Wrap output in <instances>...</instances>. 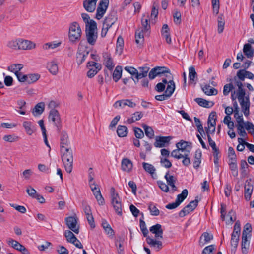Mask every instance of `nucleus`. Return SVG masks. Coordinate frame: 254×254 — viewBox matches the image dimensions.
<instances>
[{
  "mask_svg": "<svg viewBox=\"0 0 254 254\" xmlns=\"http://www.w3.org/2000/svg\"><path fill=\"white\" fill-rule=\"evenodd\" d=\"M245 78L252 80L254 79V75L245 69H240L237 72L236 76L234 77L233 80L234 85L238 87V99L242 110L244 115L248 116L250 114V102L249 93L247 94L245 90L243 88L242 81H244Z\"/></svg>",
  "mask_w": 254,
  "mask_h": 254,
  "instance_id": "f257e3e1",
  "label": "nucleus"
},
{
  "mask_svg": "<svg viewBox=\"0 0 254 254\" xmlns=\"http://www.w3.org/2000/svg\"><path fill=\"white\" fill-rule=\"evenodd\" d=\"M144 216L143 213H142V219H140L139 221V225L140 230L144 236V237H146V243L152 248L154 249V250L156 251H159L161 249H162L163 247V244L161 241L157 240L156 239H154L150 238L148 236V231L146 228L145 222L143 221Z\"/></svg>",
  "mask_w": 254,
  "mask_h": 254,
  "instance_id": "f03ea898",
  "label": "nucleus"
},
{
  "mask_svg": "<svg viewBox=\"0 0 254 254\" xmlns=\"http://www.w3.org/2000/svg\"><path fill=\"white\" fill-rule=\"evenodd\" d=\"M62 161L64 164L66 171L70 173L73 167V153L72 149L69 147H64L61 149Z\"/></svg>",
  "mask_w": 254,
  "mask_h": 254,
  "instance_id": "7ed1b4c3",
  "label": "nucleus"
},
{
  "mask_svg": "<svg viewBox=\"0 0 254 254\" xmlns=\"http://www.w3.org/2000/svg\"><path fill=\"white\" fill-rule=\"evenodd\" d=\"M82 31L79 24L76 22L71 23L69 27L68 38L71 43L78 42L81 37Z\"/></svg>",
  "mask_w": 254,
  "mask_h": 254,
  "instance_id": "20e7f679",
  "label": "nucleus"
},
{
  "mask_svg": "<svg viewBox=\"0 0 254 254\" xmlns=\"http://www.w3.org/2000/svg\"><path fill=\"white\" fill-rule=\"evenodd\" d=\"M85 32L88 43L90 45H94L98 38L97 24L95 21H92L90 27L86 28Z\"/></svg>",
  "mask_w": 254,
  "mask_h": 254,
  "instance_id": "39448f33",
  "label": "nucleus"
},
{
  "mask_svg": "<svg viewBox=\"0 0 254 254\" xmlns=\"http://www.w3.org/2000/svg\"><path fill=\"white\" fill-rule=\"evenodd\" d=\"M164 74L167 78H172L169 69L165 66H157L152 68L149 72L148 76L150 79H154L157 76Z\"/></svg>",
  "mask_w": 254,
  "mask_h": 254,
  "instance_id": "423d86ee",
  "label": "nucleus"
},
{
  "mask_svg": "<svg viewBox=\"0 0 254 254\" xmlns=\"http://www.w3.org/2000/svg\"><path fill=\"white\" fill-rule=\"evenodd\" d=\"M110 193L112 205L117 214L121 216L122 215V204L119 194L115 192V189L113 187L111 188Z\"/></svg>",
  "mask_w": 254,
  "mask_h": 254,
  "instance_id": "0eeeda50",
  "label": "nucleus"
},
{
  "mask_svg": "<svg viewBox=\"0 0 254 254\" xmlns=\"http://www.w3.org/2000/svg\"><path fill=\"white\" fill-rule=\"evenodd\" d=\"M48 118L52 121L56 126L57 130L60 131L62 127L61 119L58 111L56 109H52L50 111Z\"/></svg>",
  "mask_w": 254,
  "mask_h": 254,
  "instance_id": "6e6552de",
  "label": "nucleus"
},
{
  "mask_svg": "<svg viewBox=\"0 0 254 254\" xmlns=\"http://www.w3.org/2000/svg\"><path fill=\"white\" fill-rule=\"evenodd\" d=\"M65 221L68 228L76 234L79 232V226L77 225V218L74 216L67 217Z\"/></svg>",
  "mask_w": 254,
  "mask_h": 254,
  "instance_id": "1a4fd4ad",
  "label": "nucleus"
},
{
  "mask_svg": "<svg viewBox=\"0 0 254 254\" xmlns=\"http://www.w3.org/2000/svg\"><path fill=\"white\" fill-rule=\"evenodd\" d=\"M198 201L197 199L191 201L189 204L187 205L179 213V216L180 217H183L186 215L188 214L190 212L193 211L197 206Z\"/></svg>",
  "mask_w": 254,
  "mask_h": 254,
  "instance_id": "9d476101",
  "label": "nucleus"
},
{
  "mask_svg": "<svg viewBox=\"0 0 254 254\" xmlns=\"http://www.w3.org/2000/svg\"><path fill=\"white\" fill-rule=\"evenodd\" d=\"M109 4V0H101L98 5L96 14L97 19H101L104 15Z\"/></svg>",
  "mask_w": 254,
  "mask_h": 254,
  "instance_id": "9b49d317",
  "label": "nucleus"
},
{
  "mask_svg": "<svg viewBox=\"0 0 254 254\" xmlns=\"http://www.w3.org/2000/svg\"><path fill=\"white\" fill-rule=\"evenodd\" d=\"M7 243L13 248L20 252L23 254H30L29 251L25 246L16 240L10 239L7 241Z\"/></svg>",
  "mask_w": 254,
  "mask_h": 254,
  "instance_id": "f8f14e48",
  "label": "nucleus"
},
{
  "mask_svg": "<svg viewBox=\"0 0 254 254\" xmlns=\"http://www.w3.org/2000/svg\"><path fill=\"white\" fill-rule=\"evenodd\" d=\"M172 139L171 136H156L154 145L157 148H162L169 144Z\"/></svg>",
  "mask_w": 254,
  "mask_h": 254,
  "instance_id": "ddd939ff",
  "label": "nucleus"
},
{
  "mask_svg": "<svg viewBox=\"0 0 254 254\" xmlns=\"http://www.w3.org/2000/svg\"><path fill=\"white\" fill-rule=\"evenodd\" d=\"M89 186L98 204L99 205H103L104 204V199L101 193L100 189L97 187L98 185L95 182H93V184H91Z\"/></svg>",
  "mask_w": 254,
  "mask_h": 254,
  "instance_id": "4468645a",
  "label": "nucleus"
},
{
  "mask_svg": "<svg viewBox=\"0 0 254 254\" xmlns=\"http://www.w3.org/2000/svg\"><path fill=\"white\" fill-rule=\"evenodd\" d=\"M35 48V44L30 41L19 39V50H29Z\"/></svg>",
  "mask_w": 254,
  "mask_h": 254,
  "instance_id": "2eb2a0df",
  "label": "nucleus"
},
{
  "mask_svg": "<svg viewBox=\"0 0 254 254\" xmlns=\"http://www.w3.org/2000/svg\"><path fill=\"white\" fill-rule=\"evenodd\" d=\"M103 64L109 70H112L115 66L111 54L108 53L103 54Z\"/></svg>",
  "mask_w": 254,
  "mask_h": 254,
  "instance_id": "dca6fc26",
  "label": "nucleus"
},
{
  "mask_svg": "<svg viewBox=\"0 0 254 254\" xmlns=\"http://www.w3.org/2000/svg\"><path fill=\"white\" fill-rule=\"evenodd\" d=\"M113 106L116 108L119 107L124 108L126 106H127L130 108H133L136 106V104L130 100L123 99L116 101Z\"/></svg>",
  "mask_w": 254,
  "mask_h": 254,
  "instance_id": "f3484780",
  "label": "nucleus"
},
{
  "mask_svg": "<svg viewBox=\"0 0 254 254\" xmlns=\"http://www.w3.org/2000/svg\"><path fill=\"white\" fill-rule=\"evenodd\" d=\"M117 20V17L116 13L112 12L105 18L103 25L110 28L116 22Z\"/></svg>",
  "mask_w": 254,
  "mask_h": 254,
  "instance_id": "a211bd4d",
  "label": "nucleus"
},
{
  "mask_svg": "<svg viewBox=\"0 0 254 254\" xmlns=\"http://www.w3.org/2000/svg\"><path fill=\"white\" fill-rule=\"evenodd\" d=\"M146 33L143 31L142 28H138L135 31V42L139 46H142L144 41V34Z\"/></svg>",
  "mask_w": 254,
  "mask_h": 254,
  "instance_id": "6ab92c4d",
  "label": "nucleus"
},
{
  "mask_svg": "<svg viewBox=\"0 0 254 254\" xmlns=\"http://www.w3.org/2000/svg\"><path fill=\"white\" fill-rule=\"evenodd\" d=\"M150 231L155 235V237L156 239L163 238V230L162 226L159 224H156L149 228Z\"/></svg>",
  "mask_w": 254,
  "mask_h": 254,
  "instance_id": "aec40b11",
  "label": "nucleus"
},
{
  "mask_svg": "<svg viewBox=\"0 0 254 254\" xmlns=\"http://www.w3.org/2000/svg\"><path fill=\"white\" fill-rule=\"evenodd\" d=\"M22 125L26 133L29 135H31L36 131V127L31 122L24 121Z\"/></svg>",
  "mask_w": 254,
  "mask_h": 254,
  "instance_id": "412c9836",
  "label": "nucleus"
},
{
  "mask_svg": "<svg viewBox=\"0 0 254 254\" xmlns=\"http://www.w3.org/2000/svg\"><path fill=\"white\" fill-rule=\"evenodd\" d=\"M121 167L124 171L129 173L132 170V162L128 158H123L121 162Z\"/></svg>",
  "mask_w": 254,
  "mask_h": 254,
  "instance_id": "4be33fe9",
  "label": "nucleus"
},
{
  "mask_svg": "<svg viewBox=\"0 0 254 254\" xmlns=\"http://www.w3.org/2000/svg\"><path fill=\"white\" fill-rule=\"evenodd\" d=\"M98 0H85L83 2V6L85 10L89 12H93L96 8Z\"/></svg>",
  "mask_w": 254,
  "mask_h": 254,
  "instance_id": "5701e85b",
  "label": "nucleus"
},
{
  "mask_svg": "<svg viewBox=\"0 0 254 254\" xmlns=\"http://www.w3.org/2000/svg\"><path fill=\"white\" fill-rule=\"evenodd\" d=\"M244 196L246 200H250L253 190V186L250 182L246 181L244 186Z\"/></svg>",
  "mask_w": 254,
  "mask_h": 254,
  "instance_id": "b1692460",
  "label": "nucleus"
},
{
  "mask_svg": "<svg viewBox=\"0 0 254 254\" xmlns=\"http://www.w3.org/2000/svg\"><path fill=\"white\" fill-rule=\"evenodd\" d=\"M165 178L166 180L168 185H169L171 187L173 191H176L177 188L175 185L176 181V179L175 177L173 175H169V171H168L165 175Z\"/></svg>",
  "mask_w": 254,
  "mask_h": 254,
  "instance_id": "393cba45",
  "label": "nucleus"
},
{
  "mask_svg": "<svg viewBox=\"0 0 254 254\" xmlns=\"http://www.w3.org/2000/svg\"><path fill=\"white\" fill-rule=\"evenodd\" d=\"M47 67L49 72L53 75H56L58 73V66L55 61L48 62L47 64Z\"/></svg>",
  "mask_w": 254,
  "mask_h": 254,
  "instance_id": "a878e982",
  "label": "nucleus"
},
{
  "mask_svg": "<svg viewBox=\"0 0 254 254\" xmlns=\"http://www.w3.org/2000/svg\"><path fill=\"white\" fill-rule=\"evenodd\" d=\"M150 19L148 14L143 15L141 18V26L144 32H147L150 29Z\"/></svg>",
  "mask_w": 254,
  "mask_h": 254,
  "instance_id": "bb28decb",
  "label": "nucleus"
},
{
  "mask_svg": "<svg viewBox=\"0 0 254 254\" xmlns=\"http://www.w3.org/2000/svg\"><path fill=\"white\" fill-rule=\"evenodd\" d=\"M243 52L248 58H252L254 56V49L250 43L245 44L243 47Z\"/></svg>",
  "mask_w": 254,
  "mask_h": 254,
  "instance_id": "cd10ccee",
  "label": "nucleus"
},
{
  "mask_svg": "<svg viewBox=\"0 0 254 254\" xmlns=\"http://www.w3.org/2000/svg\"><path fill=\"white\" fill-rule=\"evenodd\" d=\"M45 109V104L43 102H40L36 104L32 110V114L34 116H37L42 114Z\"/></svg>",
  "mask_w": 254,
  "mask_h": 254,
  "instance_id": "c85d7f7f",
  "label": "nucleus"
},
{
  "mask_svg": "<svg viewBox=\"0 0 254 254\" xmlns=\"http://www.w3.org/2000/svg\"><path fill=\"white\" fill-rule=\"evenodd\" d=\"M125 70L129 73L131 75V78L134 81L135 84L138 83L137 81V74L138 70L131 66H126L125 67Z\"/></svg>",
  "mask_w": 254,
  "mask_h": 254,
  "instance_id": "c756f323",
  "label": "nucleus"
},
{
  "mask_svg": "<svg viewBox=\"0 0 254 254\" xmlns=\"http://www.w3.org/2000/svg\"><path fill=\"white\" fill-rule=\"evenodd\" d=\"M213 239V235L207 232H204L200 238L199 244L203 246L209 242Z\"/></svg>",
  "mask_w": 254,
  "mask_h": 254,
  "instance_id": "7c9ffc66",
  "label": "nucleus"
},
{
  "mask_svg": "<svg viewBox=\"0 0 254 254\" xmlns=\"http://www.w3.org/2000/svg\"><path fill=\"white\" fill-rule=\"evenodd\" d=\"M249 237L242 236L241 247L242 252L243 254H247L250 246V242L248 240Z\"/></svg>",
  "mask_w": 254,
  "mask_h": 254,
  "instance_id": "2f4dec72",
  "label": "nucleus"
},
{
  "mask_svg": "<svg viewBox=\"0 0 254 254\" xmlns=\"http://www.w3.org/2000/svg\"><path fill=\"white\" fill-rule=\"evenodd\" d=\"M124 238L119 236L115 241V246L117 247L118 254H124V249L123 247Z\"/></svg>",
  "mask_w": 254,
  "mask_h": 254,
  "instance_id": "473e14b6",
  "label": "nucleus"
},
{
  "mask_svg": "<svg viewBox=\"0 0 254 254\" xmlns=\"http://www.w3.org/2000/svg\"><path fill=\"white\" fill-rule=\"evenodd\" d=\"M201 88L204 93L208 96L216 95L218 93L215 88L211 87L209 85H205L202 86Z\"/></svg>",
  "mask_w": 254,
  "mask_h": 254,
  "instance_id": "72a5a7b5",
  "label": "nucleus"
},
{
  "mask_svg": "<svg viewBox=\"0 0 254 254\" xmlns=\"http://www.w3.org/2000/svg\"><path fill=\"white\" fill-rule=\"evenodd\" d=\"M189 78L190 82L192 84L195 83L197 80V75L194 67L192 66H190L189 68Z\"/></svg>",
  "mask_w": 254,
  "mask_h": 254,
  "instance_id": "f704fd0d",
  "label": "nucleus"
},
{
  "mask_svg": "<svg viewBox=\"0 0 254 254\" xmlns=\"http://www.w3.org/2000/svg\"><path fill=\"white\" fill-rule=\"evenodd\" d=\"M194 100L199 106L205 108H210L214 105L212 102L208 101L201 98H195Z\"/></svg>",
  "mask_w": 254,
  "mask_h": 254,
  "instance_id": "c9c22d12",
  "label": "nucleus"
},
{
  "mask_svg": "<svg viewBox=\"0 0 254 254\" xmlns=\"http://www.w3.org/2000/svg\"><path fill=\"white\" fill-rule=\"evenodd\" d=\"M167 86L166 90L165 92L168 94L170 97L173 94L175 89V83L171 78H170V80L168 81L167 83Z\"/></svg>",
  "mask_w": 254,
  "mask_h": 254,
  "instance_id": "e433bc0d",
  "label": "nucleus"
},
{
  "mask_svg": "<svg viewBox=\"0 0 254 254\" xmlns=\"http://www.w3.org/2000/svg\"><path fill=\"white\" fill-rule=\"evenodd\" d=\"M69 144V142L67 133L65 131H62L61 137V149L62 147H68Z\"/></svg>",
  "mask_w": 254,
  "mask_h": 254,
  "instance_id": "4c0bfd02",
  "label": "nucleus"
},
{
  "mask_svg": "<svg viewBox=\"0 0 254 254\" xmlns=\"http://www.w3.org/2000/svg\"><path fill=\"white\" fill-rule=\"evenodd\" d=\"M23 68V65L21 64H13L7 67L8 70L13 72L15 75L20 72V71Z\"/></svg>",
  "mask_w": 254,
  "mask_h": 254,
  "instance_id": "58836bf2",
  "label": "nucleus"
},
{
  "mask_svg": "<svg viewBox=\"0 0 254 254\" xmlns=\"http://www.w3.org/2000/svg\"><path fill=\"white\" fill-rule=\"evenodd\" d=\"M128 132L127 128L125 126L119 125L117 129L118 135L120 137H124L127 135Z\"/></svg>",
  "mask_w": 254,
  "mask_h": 254,
  "instance_id": "ea45409f",
  "label": "nucleus"
},
{
  "mask_svg": "<svg viewBox=\"0 0 254 254\" xmlns=\"http://www.w3.org/2000/svg\"><path fill=\"white\" fill-rule=\"evenodd\" d=\"M97 66L95 68L92 67H88L89 68V70L87 73V76L89 78L93 77L101 69V64H97Z\"/></svg>",
  "mask_w": 254,
  "mask_h": 254,
  "instance_id": "a19ab883",
  "label": "nucleus"
},
{
  "mask_svg": "<svg viewBox=\"0 0 254 254\" xmlns=\"http://www.w3.org/2000/svg\"><path fill=\"white\" fill-rule=\"evenodd\" d=\"M139 72L138 71L137 74V81H138L139 79H142L144 77H145L147 75V73L149 71V68L148 67H139L138 68Z\"/></svg>",
  "mask_w": 254,
  "mask_h": 254,
  "instance_id": "79ce46f5",
  "label": "nucleus"
},
{
  "mask_svg": "<svg viewBox=\"0 0 254 254\" xmlns=\"http://www.w3.org/2000/svg\"><path fill=\"white\" fill-rule=\"evenodd\" d=\"M218 33L220 34L223 32L224 28L225 20L223 15L221 14L218 17Z\"/></svg>",
  "mask_w": 254,
  "mask_h": 254,
  "instance_id": "37998d69",
  "label": "nucleus"
},
{
  "mask_svg": "<svg viewBox=\"0 0 254 254\" xmlns=\"http://www.w3.org/2000/svg\"><path fill=\"white\" fill-rule=\"evenodd\" d=\"M122 68L121 66H117L113 73V79L116 82L121 77Z\"/></svg>",
  "mask_w": 254,
  "mask_h": 254,
  "instance_id": "c03bdc74",
  "label": "nucleus"
},
{
  "mask_svg": "<svg viewBox=\"0 0 254 254\" xmlns=\"http://www.w3.org/2000/svg\"><path fill=\"white\" fill-rule=\"evenodd\" d=\"M188 144V142L182 140L176 144V147L178 149H179L181 151H190V150L188 149L187 148V147L189 146Z\"/></svg>",
  "mask_w": 254,
  "mask_h": 254,
  "instance_id": "a18cd8bd",
  "label": "nucleus"
},
{
  "mask_svg": "<svg viewBox=\"0 0 254 254\" xmlns=\"http://www.w3.org/2000/svg\"><path fill=\"white\" fill-rule=\"evenodd\" d=\"M168 82V80L166 78L162 79V82L158 83L155 86V89L158 92H163L165 88L166 85Z\"/></svg>",
  "mask_w": 254,
  "mask_h": 254,
  "instance_id": "49530a36",
  "label": "nucleus"
},
{
  "mask_svg": "<svg viewBox=\"0 0 254 254\" xmlns=\"http://www.w3.org/2000/svg\"><path fill=\"white\" fill-rule=\"evenodd\" d=\"M26 81L28 84H31L37 81L40 76L38 74H30L27 75Z\"/></svg>",
  "mask_w": 254,
  "mask_h": 254,
  "instance_id": "de8ad7c7",
  "label": "nucleus"
},
{
  "mask_svg": "<svg viewBox=\"0 0 254 254\" xmlns=\"http://www.w3.org/2000/svg\"><path fill=\"white\" fill-rule=\"evenodd\" d=\"M7 46L12 49L19 50V39L9 40L7 42Z\"/></svg>",
  "mask_w": 254,
  "mask_h": 254,
  "instance_id": "09e8293b",
  "label": "nucleus"
},
{
  "mask_svg": "<svg viewBox=\"0 0 254 254\" xmlns=\"http://www.w3.org/2000/svg\"><path fill=\"white\" fill-rule=\"evenodd\" d=\"M143 116V114L141 112H136L132 116L127 120V122L129 124H131L136 121L139 120Z\"/></svg>",
  "mask_w": 254,
  "mask_h": 254,
  "instance_id": "8fccbe9b",
  "label": "nucleus"
},
{
  "mask_svg": "<svg viewBox=\"0 0 254 254\" xmlns=\"http://www.w3.org/2000/svg\"><path fill=\"white\" fill-rule=\"evenodd\" d=\"M143 128L144 130L146 135L150 139L153 138L154 133L153 129L149 126L144 125L143 126Z\"/></svg>",
  "mask_w": 254,
  "mask_h": 254,
  "instance_id": "3c124183",
  "label": "nucleus"
},
{
  "mask_svg": "<svg viewBox=\"0 0 254 254\" xmlns=\"http://www.w3.org/2000/svg\"><path fill=\"white\" fill-rule=\"evenodd\" d=\"M201 153L200 152L196 151L195 153L194 160L193 161V167L197 168L199 167L201 163Z\"/></svg>",
  "mask_w": 254,
  "mask_h": 254,
  "instance_id": "603ef678",
  "label": "nucleus"
},
{
  "mask_svg": "<svg viewBox=\"0 0 254 254\" xmlns=\"http://www.w3.org/2000/svg\"><path fill=\"white\" fill-rule=\"evenodd\" d=\"M188 194V191L187 189H184L182 193L177 195V199L176 200L180 204L187 197Z\"/></svg>",
  "mask_w": 254,
  "mask_h": 254,
  "instance_id": "864d4df0",
  "label": "nucleus"
},
{
  "mask_svg": "<svg viewBox=\"0 0 254 254\" xmlns=\"http://www.w3.org/2000/svg\"><path fill=\"white\" fill-rule=\"evenodd\" d=\"M64 236L68 242L72 243L75 240L76 237L74 234L70 230H66L64 232Z\"/></svg>",
  "mask_w": 254,
  "mask_h": 254,
  "instance_id": "5fc2aeb1",
  "label": "nucleus"
},
{
  "mask_svg": "<svg viewBox=\"0 0 254 254\" xmlns=\"http://www.w3.org/2000/svg\"><path fill=\"white\" fill-rule=\"evenodd\" d=\"M233 84H234V81L232 79L231 83L224 85L223 92L225 96L228 95L230 92L234 89Z\"/></svg>",
  "mask_w": 254,
  "mask_h": 254,
  "instance_id": "6e6d98bb",
  "label": "nucleus"
},
{
  "mask_svg": "<svg viewBox=\"0 0 254 254\" xmlns=\"http://www.w3.org/2000/svg\"><path fill=\"white\" fill-rule=\"evenodd\" d=\"M148 209L150 211L151 215L157 216L159 215L160 211L156 207V205L153 203H150L148 205Z\"/></svg>",
  "mask_w": 254,
  "mask_h": 254,
  "instance_id": "4d7b16f0",
  "label": "nucleus"
},
{
  "mask_svg": "<svg viewBox=\"0 0 254 254\" xmlns=\"http://www.w3.org/2000/svg\"><path fill=\"white\" fill-rule=\"evenodd\" d=\"M194 120L200 134L202 136V137H203V135L205 136V133L204 132L203 126L200 120L196 117H194Z\"/></svg>",
  "mask_w": 254,
  "mask_h": 254,
  "instance_id": "13d9d810",
  "label": "nucleus"
},
{
  "mask_svg": "<svg viewBox=\"0 0 254 254\" xmlns=\"http://www.w3.org/2000/svg\"><path fill=\"white\" fill-rule=\"evenodd\" d=\"M238 133L239 135L242 137H245L247 134L245 129V126L244 124H236V125Z\"/></svg>",
  "mask_w": 254,
  "mask_h": 254,
  "instance_id": "bf43d9fd",
  "label": "nucleus"
},
{
  "mask_svg": "<svg viewBox=\"0 0 254 254\" xmlns=\"http://www.w3.org/2000/svg\"><path fill=\"white\" fill-rule=\"evenodd\" d=\"M142 166L144 169L147 172L151 174H153L155 171V169L154 167L149 163L143 162L142 163Z\"/></svg>",
  "mask_w": 254,
  "mask_h": 254,
  "instance_id": "052dcab7",
  "label": "nucleus"
},
{
  "mask_svg": "<svg viewBox=\"0 0 254 254\" xmlns=\"http://www.w3.org/2000/svg\"><path fill=\"white\" fill-rule=\"evenodd\" d=\"M251 231H252V227H251V224L249 223L246 224L244 227L242 236H246V237H250L251 236V235L250 234V233L251 232Z\"/></svg>",
  "mask_w": 254,
  "mask_h": 254,
  "instance_id": "680f3d73",
  "label": "nucleus"
},
{
  "mask_svg": "<svg viewBox=\"0 0 254 254\" xmlns=\"http://www.w3.org/2000/svg\"><path fill=\"white\" fill-rule=\"evenodd\" d=\"M240 235L232 234L231 239V245L236 249L237 247L239 241Z\"/></svg>",
  "mask_w": 254,
  "mask_h": 254,
  "instance_id": "e2e57ef3",
  "label": "nucleus"
},
{
  "mask_svg": "<svg viewBox=\"0 0 254 254\" xmlns=\"http://www.w3.org/2000/svg\"><path fill=\"white\" fill-rule=\"evenodd\" d=\"M186 153H184V155L182 158H183L182 163L184 166H188L189 165L191 162L189 157L190 154V151H186Z\"/></svg>",
  "mask_w": 254,
  "mask_h": 254,
  "instance_id": "0e129e2a",
  "label": "nucleus"
},
{
  "mask_svg": "<svg viewBox=\"0 0 254 254\" xmlns=\"http://www.w3.org/2000/svg\"><path fill=\"white\" fill-rule=\"evenodd\" d=\"M81 17L85 23L86 28L89 27L91 22L92 21H94L93 20L90 19L89 16L86 13H82L81 14Z\"/></svg>",
  "mask_w": 254,
  "mask_h": 254,
  "instance_id": "69168bd1",
  "label": "nucleus"
},
{
  "mask_svg": "<svg viewBox=\"0 0 254 254\" xmlns=\"http://www.w3.org/2000/svg\"><path fill=\"white\" fill-rule=\"evenodd\" d=\"M174 21L176 24H180L181 22V14L178 9H175L173 13Z\"/></svg>",
  "mask_w": 254,
  "mask_h": 254,
  "instance_id": "338daca9",
  "label": "nucleus"
},
{
  "mask_svg": "<svg viewBox=\"0 0 254 254\" xmlns=\"http://www.w3.org/2000/svg\"><path fill=\"white\" fill-rule=\"evenodd\" d=\"M160 164L166 168H169L172 166L171 162L166 158L160 157Z\"/></svg>",
  "mask_w": 254,
  "mask_h": 254,
  "instance_id": "774afa93",
  "label": "nucleus"
}]
</instances>
